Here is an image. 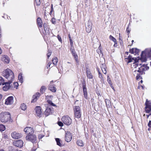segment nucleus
Returning <instances> with one entry per match:
<instances>
[{"label": "nucleus", "mask_w": 151, "mask_h": 151, "mask_svg": "<svg viewBox=\"0 0 151 151\" xmlns=\"http://www.w3.org/2000/svg\"><path fill=\"white\" fill-rule=\"evenodd\" d=\"M130 52L132 54H137L139 52V50L137 48H133L130 50Z\"/></svg>", "instance_id": "obj_22"}, {"label": "nucleus", "mask_w": 151, "mask_h": 151, "mask_svg": "<svg viewBox=\"0 0 151 151\" xmlns=\"http://www.w3.org/2000/svg\"><path fill=\"white\" fill-rule=\"evenodd\" d=\"M58 124L60 127H62L63 126V123L61 122H58Z\"/></svg>", "instance_id": "obj_47"}, {"label": "nucleus", "mask_w": 151, "mask_h": 151, "mask_svg": "<svg viewBox=\"0 0 151 151\" xmlns=\"http://www.w3.org/2000/svg\"><path fill=\"white\" fill-rule=\"evenodd\" d=\"M74 111L75 117L79 118L81 116L80 108L79 106H75L74 107Z\"/></svg>", "instance_id": "obj_5"}, {"label": "nucleus", "mask_w": 151, "mask_h": 151, "mask_svg": "<svg viewBox=\"0 0 151 151\" xmlns=\"http://www.w3.org/2000/svg\"><path fill=\"white\" fill-rule=\"evenodd\" d=\"M13 103V97L12 96L9 97L5 100V104L7 105H11Z\"/></svg>", "instance_id": "obj_13"}, {"label": "nucleus", "mask_w": 151, "mask_h": 151, "mask_svg": "<svg viewBox=\"0 0 151 151\" xmlns=\"http://www.w3.org/2000/svg\"><path fill=\"white\" fill-rule=\"evenodd\" d=\"M99 73V77L101 79V80H102L103 79V77L102 76L101 74L100 73V72L99 71L98 72Z\"/></svg>", "instance_id": "obj_46"}, {"label": "nucleus", "mask_w": 151, "mask_h": 151, "mask_svg": "<svg viewBox=\"0 0 151 151\" xmlns=\"http://www.w3.org/2000/svg\"><path fill=\"white\" fill-rule=\"evenodd\" d=\"M40 95V94L39 93H36L35 95H34L32 96L31 103H34L36 101Z\"/></svg>", "instance_id": "obj_15"}, {"label": "nucleus", "mask_w": 151, "mask_h": 151, "mask_svg": "<svg viewBox=\"0 0 151 151\" xmlns=\"http://www.w3.org/2000/svg\"><path fill=\"white\" fill-rule=\"evenodd\" d=\"M109 85H110V86L111 87H113V86L112 85V83L110 84Z\"/></svg>", "instance_id": "obj_61"}, {"label": "nucleus", "mask_w": 151, "mask_h": 151, "mask_svg": "<svg viewBox=\"0 0 151 151\" xmlns=\"http://www.w3.org/2000/svg\"><path fill=\"white\" fill-rule=\"evenodd\" d=\"M62 120L65 124L67 125L70 124L72 122L71 119L68 116H63L62 118Z\"/></svg>", "instance_id": "obj_6"}, {"label": "nucleus", "mask_w": 151, "mask_h": 151, "mask_svg": "<svg viewBox=\"0 0 151 151\" xmlns=\"http://www.w3.org/2000/svg\"><path fill=\"white\" fill-rule=\"evenodd\" d=\"M51 52L50 50H49L48 51V52L47 53V56L48 58L49 57H50V55H51Z\"/></svg>", "instance_id": "obj_41"}, {"label": "nucleus", "mask_w": 151, "mask_h": 151, "mask_svg": "<svg viewBox=\"0 0 151 151\" xmlns=\"http://www.w3.org/2000/svg\"><path fill=\"white\" fill-rule=\"evenodd\" d=\"M86 73L87 77L89 79H92L93 76L89 69L86 70Z\"/></svg>", "instance_id": "obj_24"}, {"label": "nucleus", "mask_w": 151, "mask_h": 151, "mask_svg": "<svg viewBox=\"0 0 151 151\" xmlns=\"http://www.w3.org/2000/svg\"><path fill=\"white\" fill-rule=\"evenodd\" d=\"M2 60L7 63H8L9 62V59L8 57L6 55H3L1 58Z\"/></svg>", "instance_id": "obj_20"}, {"label": "nucleus", "mask_w": 151, "mask_h": 151, "mask_svg": "<svg viewBox=\"0 0 151 151\" xmlns=\"http://www.w3.org/2000/svg\"><path fill=\"white\" fill-rule=\"evenodd\" d=\"M58 60L57 58L56 57H54L52 60L53 64L55 65H56L57 64Z\"/></svg>", "instance_id": "obj_26"}, {"label": "nucleus", "mask_w": 151, "mask_h": 151, "mask_svg": "<svg viewBox=\"0 0 151 151\" xmlns=\"http://www.w3.org/2000/svg\"><path fill=\"white\" fill-rule=\"evenodd\" d=\"M4 79L1 77L0 76V84L1 85L3 83H4Z\"/></svg>", "instance_id": "obj_39"}, {"label": "nucleus", "mask_w": 151, "mask_h": 151, "mask_svg": "<svg viewBox=\"0 0 151 151\" xmlns=\"http://www.w3.org/2000/svg\"><path fill=\"white\" fill-rule=\"evenodd\" d=\"M109 38L112 41L114 42H115L116 41V39L111 35H110Z\"/></svg>", "instance_id": "obj_32"}, {"label": "nucleus", "mask_w": 151, "mask_h": 151, "mask_svg": "<svg viewBox=\"0 0 151 151\" xmlns=\"http://www.w3.org/2000/svg\"><path fill=\"white\" fill-rule=\"evenodd\" d=\"M146 57H148L151 60V48L146 49L142 52L140 58L141 61L143 62H146Z\"/></svg>", "instance_id": "obj_3"}, {"label": "nucleus", "mask_w": 151, "mask_h": 151, "mask_svg": "<svg viewBox=\"0 0 151 151\" xmlns=\"http://www.w3.org/2000/svg\"><path fill=\"white\" fill-rule=\"evenodd\" d=\"M55 140L56 142L57 145L60 146H61L62 145L60 142V139L58 138H56L55 139Z\"/></svg>", "instance_id": "obj_31"}, {"label": "nucleus", "mask_w": 151, "mask_h": 151, "mask_svg": "<svg viewBox=\"0 0 151 151\" xmlns=\"http://www.w3.org/2000/svg\"><path fill=\"white\" fill-rule=\"evenodd\" d=\"M69 41L71 46V47H73V41L72 39H70L69 40Z\"/></svg>", "instance_id": "obj_48"}, {"label": "nucleus", "mask_w": 151, "mask_h": 151, "mask_svg": "<svg viewBox=\"0 0 151 151\" xmlns=\"http://www.w3.org/2000/svg\"><path fill=\"white\" fill-rule=\"evenodd\" d=\"M0 151H5L3 149H1L0 150Z\"/></svg>", "instance_id": "obj_64"}, {"label": "nucleus", "mask_w": 151, "mask_h": 151, "mask_svg": "<svg viewBox=\"0 0 151 151\" xmlns=\"http://www.w3.org/2000/svg\"><path fill=\"white\" fill-rule=\"evenodd\" d=\"M137 75V76H136V79L138 80L139 78H141V74H139V73H137L136 75Z\"/></svg>", "instance_id": "obj_37"}, {"label": "nucleus", "mask_w": 151, "mask_h": 151, "mask_svg": "<svg viewBox=\"0 0 151 151\" xmlns=\"http://www.w3.org/2000/svg\"><path fill=\"white\" fill-rule=\"evenodd\" d=\"M37 25L39 28L42 27V20L41 18L40 17H38L37 19Z\"/></svg>", "instance_id": "obj_23"}, {"label": "nucleus", "mask_w": 151, "mask_h": 151, "mask_svg": "<svg viewBox=\"0 0 151 151\" xmlns=\"http://www.w3.org/2000/svg\"><path fill=\"white\" fill-rule=\"evenodd\" d=\"M76 143L78 146H83V142L81 140H78Z\"/></svg>", "instance_id": "obj_27"}, {"label": "nucleus", "mask_w": 151, "mask_h": 151, "mask_svg": "<svg viewBox=\"0 0 151 151\" xmlns=\"http://www.w3.org/2000/svg\"><path fill=\"white\" fill-rule=\"evenodd\" d=\"M53 82V81L50 82L49 85V89L52 92H55L56 91V89L55 87V85L54 84H52V83Z\"/></svg>", "instance_id": "obj_17"}, {"label": "nucleus", "mask_w": 151, "mask_h": 151, "mask_svg": "<svg viewBox=\"0 0 151 151\" xmlns=\"http://www.w3.org/2000/svg\"><path fill=\"white\" fill-rule=\"evenodd\" d=\"M114 47H116L117 46V41H116V42H114Z\"/></svg>", "instance_id": "obj_54"}, {"label": "nucleus", "mask_w": 151, "mask_h": 151, "mask_svg": "<svg viewBox=\"0 0 151 151\" xmlns=\"http://www.w3.org/2000/svg\"><path fill=\"white\" fill-rule=\"evenodd\" d=\"M22 73H20L18 76V78L19 82L21 83V84L23 82V77L22 76Z\"/></svg>", "instance_id": "obj_25"}, {"label": "nucleus", "mask_w": 151, "mask_h": 151, "mask_svg": "<svg viewBox=\"0 0 151 151\" xmlns=\"http://www.w3.org/2000/svg\"><path fill=\"white\" fill-rule=\"evenodd\" d=\"M12 81H8L2 84L3 85H5L3 87V89L4 91H6L9 89L10 87V84L12 83Z\"/></svg>", "instance_id": "obj_8"}, {"label": "nucleus", "mask_w": 151, "mask_h": 151, "mask_svg": "<svg viewBox=\"0 0 151 151\" xmlns=\"http://www.w3.org/2000/svg\"><path fill=\"white\" fill-rule=\"evenodd\" d=\"M2 98V95L1 94H0V100Z\"/></svg>", "instance_id": "obj_59"}, {"label": "nucleus", "mask_w": 151, "mask_h": 151, "mask_svg": "<svg viewBox=\"0 0 151 151\" xmlns=\"http://www.w3.org/2000/svg\"><path fill=\"white\" fill-rule=\"evenodd\" d=\"M104 68H103V69H102V71L103 72L104 74H106L107 73V71L106 70V65H104Z\"/></svg>", "instance_id": "obj_38"}, {"label": "nucleus", "mask_w": 151, "mask_h": 151, "mask_svg": "<svg viewBox=\"0 0 151 151\" xmlns=\"http://www.w3.org/2000/svg\"><path fill=\"white\" fill-rule=\"evenodd\" d=\"M106 103V105H109L110 104V102L109 99H106L105 100Z\"/></svg>", "instance_id": "obj_40"}, {"label": "nucleus", "mask_w": 151, "mask_h": 151, "mask_svg": "<svg viewBox=\"0 0 151 151\" xmlns=\"http://www.w3.org/2000/svg\"><path fill=\"white\" fill-rule=\"evenodd\" d=\"M11 115L8 112H2L0 114V120L2 122L6 123L10 121Z\"/></svg>", "instance_id": "obj_4"}, {"label": "nucleus", "mask_w": 151, "mask_h": 151, "mask_svg": "<svg viewBox=\"0 0 151 151\" xmlns=\"http://www.w3.org/2000/svg\"><path fill=\"white\" fill-rule=\"evenodd\" d=\"M52 12H51V11H50V13H49V14H50V15H51V14H52Z\"/></svg>", "instance_id": "obj_63"}, {"label": "nucleus", "mask_w": 151, "mask_h": 151, "mask_svg": "<svg viewBox=\"0 0 151 151\" xmlns=\"http://www.w3.org/2000/svg\"><path fill=\"white\" fill-rule=\"evenodd\" d=\"M6 129V128L5 126L2 125V124H0V131L1 132H2L4 131Z\"/></svg>", "instance_id": "obj_30"}, {"label": "nucleus", "mask_w": 151, "mask_h": 151, "mask_svg": "<svg viewBox=\"0 0 151 151\" xmlns=\"http://www.w3.org/2000/svg\"><path fill=\"white\" fill-rule=\"evenodd\" d=\"M12 138L14 139H18L22 137V134L16 132H13L11 134Z\"/></svg>", "instance_id": "obj_12"}, {"label": "nucleus", "mask_w": 151, "mask_h": 151, "mask_svg": "<svg viewBox=\"0 0 151 151\" xmlns=\"http://www.w3.org/2000/svg\"><path fill=\"white\" fill-rule=\"evenodd\" d=\"M51 21L52 23H53V24H55L56 22L55 19L53 18H52V19Z\"/></svg>", "instance_id": "obj_49"}, {"label": "nucleus", "mask_w": 151, "mask_h": 151, "mask_svg": "<svg viewBox=\"0 0 151 151\" xmlns=\"http://www.w3.org/2000/svg\"><path fill=\"white\" fill-rule=\"evenodd\" d=\"M53 96L51 95H47L46 96V98L47 99H52Z\"/></svg>", "instance_id": "obj_43"}, {"label": "nucleus", "mask_w": 151, "mask_h": 151, "mask_svg": "<svg viewBox=\"0 0 151 151\" xmlns=\"http://www.w3.org/2000/svg\"><path fill=\"white\" fill-rule=\"evenodd\" d=\"M47 24L46 23H44L43 24V27L44 28V29L45 31H46V30H47Z\"/></svg>", "instance_id": "obj_44"}, {"label": "nucleus", "mask_w": 151, "mask_h": 151, "mask_svg": "<svg viewBox=\"0 0 151 151\" xmlns=\"http://www.w3.org/2000/svg\"><path fill=\"white\" fill-rule=\"evenodd\" d=\"M20 107L23 110L25 111L27 109V106L25 104H21Z\"/></svg>", "instance_id": "obj_28"}, {"label": "nucleus", "mask_w": 151, "mask_h": 151, "mask_svg": "<svg viewBox=\"0 0 151 151\" xmlns=\"http://www.w3.org/2000/svg\"><path fill=\"white\" fill-rule=\"evenodd\" d=\"M44 135L40 134L38 136V138L39 139H41L44 136Z\"/></svg>", "instance_id": "obj_50"}, {"label": "nucleus", "mask_w": 151, "mask_h": 151, "mask_svg": "<svg viewBox=\"0 0 151 151\" xmlns=\"http://www.w3.org/2000/svg\"><path fill=\"white\" fill-rule=\"evenodd\" d=\"M70 51L72 55L76 53L74 48L73 47H71V48L70 49Z\"/></svg>", "instance_id": "obj_36"}, {"label": "nucleus", "mask_w": 151, "mask_h": 151, "mask_svg": "<svg viewBox=\"0 0 151 151\" xmlns=\"http://www.w3.org/2000/svg\"><path fill=\"white\" fill-rule=\"evenodd\" d=\"M51 12H53L54 11L53 8H51Z\"/></svg>", "instance_id": "obj_58"}, {"label": "nucleus", "mask_w": 151, "mask_h": 151, "mask_svg": "<svg viewBox=\"0 0 151 151\" xmlns=\"http://www.w3.org/2000/svg\"><path fill=\"white\" fill-rule=\"evenodd\" d=\"M148 125L149 127H151V121H149V122L148 123Z\"/></svg>", "instance_id": "obj_52"}, {"label": "nucleus", "mask_w": 151, "mask_h": 151, "mask_svg": "<svg viewBox=\"0 0 151 151\" xmlns=\"http://www.w3.org/2000/svg\"><path fill=\"white\" fill-rule=\"evenodd\" d=\"M46 89V87L45 86H42L40 89L41 93L43 94L45 92Z\"/></svg>", "instance_id": "obj_29"}, {"label": "nucleus", "mask_w": 151, "mask_h": 151, "mask_svg": "<svg viewBox=\"0 0 151 151\" xmlns=\"http://www.w3.org/2000/svg\"><path fill=\"white\" fill-rule=\"evenodd\" d=\"M83 85V94L84 95V97L86 99H87L88 95L87 93V88L86 84L85 83H82Z\"/></svg>", "instance_id": "obj_14"}, {"label": "nucleus", "mask_w": 151, "mask_h": 151, "mask_svg": "<svg viewBox=\"0 0 151 151\" xmlns=\"http://www.w3.org/2000/svg\"><path fill=\"white\" fill-rule=\"evenodd\" d=\"M141 86V87L143 89H144V87L143 86Z\"/></svg>", "instance_id": "obj_62"}, {"label": "nucleus", "mask_w": 151, "mask_h": 151, "mask_svg": "<svg viewBox=\"0 0 151 151\" xmlns=\"http://www.w3.org/2000/svg\"><path fill=\"white\" fill-rule=\"evenodd\" d=\"M72 139V135L71 133L67 131L65 133V140L67 142H70Z\"/></svg>", "instance_id": "obj_11"}, {"label": "nucleus", "mask_w": 151, "mask_h": 151, "mask_svg": "<svg viewBox=\"0 0 151 151\" xmlns=\"http://www.w3.org/2000/svg\"><path fill=\"white\" fill-rule=\"evenodd\" d=\"M107 81L109 84L112 83L111 79L108 76L107 77Z\"/></svg>", "instance_id": "obj_42"}, {"label": "nucleus", "mask_w": 151, "mask_h": 151, "mask_svg": "<svg viewBox=\"0 0 151 151\" xmlns=\"http://www.w3.org/2000/svg\"><path fill=\"white\" fill-rule=\"evenodd\" d=\"M9 151H21V150H19L17 149H14L12 147H9Z\"/></svg>", "instance_id": "obj_33"}, {"label": "nucleus", "mask_w": 151, "mask_h": 151, "mask_svg": "<svg viewBox=\"0 0 151 151\" xmlns=\"http://www.w3.org/2000/svg\"><path fill=\"white\" fill-rule=\"evenodd\" d=\"M72 55L73 56H74L76 62H78V56L76 54V53H75L73 54Z\"/></svg>", "instance_id": "obj_34"}, {"label": "nucleus", "mask_w": 151, "mask_h": 151, "mask_svg": "<svg viewBox=\"0 0 151 151\" xmlns=\"http://www.w3.org/2000/svg\"><path fill=\"white\" fill-rule=\"evenodd\" d=\"M26 140L31 141L33 143L36 142L37 137L34 134H29L27 135L26 137Z\"/></svg>", "instance_id": "obj_7"}, {"label": "nucleus", "mask_w": 151, "mask_h": 151, "mask_svg": "<svg viewBox=\"0 0 151 151\" xmlns=\"http://www.w3.org/2000/svg\"><path fill=\"white\" fill-rule=\"evenodd\" d=\"M51 113V108L47 107L45 111V114L46 116L49 115Z\"/></svg>", "instance_id": "obj_21"}, {"label": "nucleus", "mask_w": 151, "mask_h": 151, "mask_svg": "<svg viewBox=\"0 0 151 151\" xmlns=\"http://www.w3.org/2000/svg\"><path fill=\"white\" fill-rule=\"evenodd\" d=\"M68 37L69 39V40L70 39H71V36L70 34H69L68 35Z\"/></svg>", "instance_id": "obj_60"}, {"label": "nucleus", "mask_w": 151, "mask_h": 151, "mask_svg": "<svg viewBox=\"0 0 151 151\" xmlns=\"http://www.w3.org/2000/svg\"><path fill=\"white\" fill-rule=\"evenodd\" d=\"M51 64L50 62L49 63H48V64L47 68H48V67H50V65H51Z\"/></svg>", "instance_id": "obj_57"}, {"label": "nucleus", "mask_w": 151, "mask_h": 151, "mask_svg": "<svg viewBox=\"0 0 151 151\" xmlns=\"http://www.w3.org/2000/svg\"><path fill=\"white\" fill-rule=\"evenodd\" d=\"M37 3H38L37 4V5L38 4H39V5L40 3V0H35V2H37Z\"/></svg>", "instance_id": "obj_53"}, {"label": "nucleus", "mask_w": 151, "mask_h": 151, "mask_svg": "<svg viewBox=\"0 0 151 151\" xmlns=\"http://www.w3.org/2000/svg\"><path fill=\"white\" fill-rule=\"evenodd\" d=\"M104 65H105V64H102L101 66V69L104 68Z\"/></svg>", "instance_id": "obj_55"}, {"label": "nucleus", "mask_w": 151, "mask_h": 151, "mask_svg": "<svg viewBox=\"0 0 151 151\" xmlns=\"http://www.w3.org/2000/svg\"><path fill=\"white\" fill-rule=\"evenodd\" d=\"M2 75L5 78L7 79L8 81H12L14 78L13 72L9 69L7 68L3 71Z\"/></svg>", "instance_id": "obj_2"}, {"label": "nucleus", "mask_w": 151, "mask_h": 151, "mask_svg": "<svg viewBox=\"0 0 151 151\" xmlns=\"http://www.w3.org/2000/svg\"><path fill=\"white\" fill-rule=\"evenodd\" d=\"M24 131L27 134H32L33 133L34 131L32 128L30 127H27L24 129Z\"/></svg>", "instance_id": "obj_18"}, {"label": "nucleus", "mask_w": 151, "mask_h": 151, "mask_svg": "<svg viewBox=\"0 0 151 151\" xmlns=\"http://www.w3.org/2000/svg\"><path fill=\"white\" fill-rule=\"evenodd\" d=\"M57 38L59 40V41L60 42H62V40L61 37L58 35L57 36Z\"/></svg>", "instance_id": "obj_45"}, {"label": "nucleus", "mask_w": 151, "mask_h": 151, "mask_svg": "<svg viewBox=\"0 0 151 151\" xmlns=\"http://www.w3.org/2000/svg\"><path fill=\"white\" fill-rule=\"evenodd\" d=\"M47 102L49 104L53 106H55L56 105L53 103L51 100H47Z\"/></svg>", "instance_id": "obj_35"}, {"label": "nucleus", "mask_w": 151, "mask_h": 151, "mask_svg": "<svg viewBox=\"0 0 151 151\" xmlns=\"http://www.w3.org/2000/svg\"><path fill=\"white\" fill-rule=\"evenodd\" d=\"M127 32H128L129 33L130 32V30H129L128 27L127 28Z\"/></svg>", "instance_id": "obj_56"}, {"label": "nucleus", "mask_w": 151, "mask_h": 151, "mask_svg": "<svg viewBox=\"0 0 151 151\" xmlns=\"http://www.w3.org/2000/svg\"><path fill=\"white\" fill-rule=\"evenodd\" d=\"M125 61L126 62L127 64L131 63L133 61H134V63H135V60L137 62L139 63V61L138 60H137L136 59H135L134 58H132V57L130 55H129L127 58H125Z\"/></svg>", "instance_id": "obj_10"}, {"label": "nucleus", "mask_w": 151, "mask_h": 151, "mask_svg": "<svg viewBox=\"0 0 151 151\" xmlns=\"http://www.w3.org/2000/svg\"><path fill=\"white\" fill-rule=\"evenodd\" d=\"M14 85L15 86V87H17L18 86V84L17 82L14 83Z\"/></svg>", "instance_id": "obj_51"}, {"label": "nucleus", "mask_w": 151, "mask_h": 151, "mask_svg": "<svg viewBox=\"0 0 151 151\" xmlns=\"http://www.w3.org/2000/svg\"><path fill=\"white\" fill-rule=\"evenodd\" d=\"M132 71L133 75L135 76L137 73H139L141 75L145 74V71L149 69V67L147 64H144L141 65V64H139L135 60V63L131 65Z\"/></svg>", "instance_id": "obj_1"}, {"label": "nucleus", "mask_w": 151, "mask_h": 151, "mask_svg": "<svg viewBox=\"0 0 151 151\" xmlns=\"http://www.w3.org/2000/svg\"><path fill=\"white\" fill-rule=\"evenodd\" d=\"M92 29V25L91 23L88 22L87 23V26L86 27V30L88 33L90 32Z\"/></svg>", "instance_id": "obj_19"}, {"label": "nucleus", "mask_w": 151, "mask_h": 151, "mask_svg": "<svg viewBox=\"0 0 151 151\" xmlns=\"http://www.w3.org/2000/svg\"><path fill=\"white\" fill-rule=\"evenodd\" d=\"M13 144L16 147H21L23 146V142L21 140H18L14 141Z\"/></svg>", "instance_id": "obj_9"}, {"label": "nucleus", "mask_w": 151, "mask_h": 151, "mask_svg": "<svg viewBox=\"0 0 151 151\" xmlns=\"http://www.w3.org/2000/svg\"><path fill=\"white\" fill-rule=\"evenodd\" d=\"M35 111L37 116L40 117L42 113L40 107V106H36L35 109Z\"/></svg>", "instance_id": "obj_16"}]
</instances>
